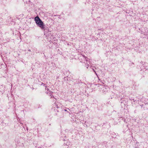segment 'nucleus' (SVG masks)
<instances>
[{
    "label": "nucleus",
    "mask_w": 148,
    "mask_h": 148,
    "mask_svg": "<svg viewBox=\"0 0 148 148\" xmlns=\"http://www.w3.org/2000/svg\"><path fill=\"white\" fill-rule=\"evenodd\" d=\"M83 57L85 59V60L86 61V63L87 64H88V65H89V64H88L87 62V61H88V58H86V57H85V56H83Z\"/></svg>",
    "instance_id": "nucleus-3"
},
{
    "label": "nucleus",
    "mask_w": 148,
    "mask_h": 148,
    "mask_svg": "<svg viewBox=\"0 0 148 148\" xmlns=\"http://www.w3.org/2000/svg\"><path fill=\"white\" fill-rule=\"evenodd\" d=\"M46 90H47L46 91V92L47 94H49V95L51 96V97H53V95H52V92H50V90H49V89L47 88H46Z\"/></svg>",
    "instance_id": "nucleus-2"
},
{
    "label": "nucleus",
    "mask_w": 148,
    "mask_h": 148,
    "mask_svg": "<svg viewBox=\"0 0 148 148\" xmlns=\"http://www.w3.org/2000/svg\"><path fill=\"white\" fill-rule=\"evenodd\" d=\"M95 72V73H96V75H97V73H96V72Z\"/></svg>",
    "instance_id": "nucleus-9"
},
{
    "label": "nucleus",
    "mask_w": 148,
    "mask_h": 148,
    "mask_svg": "<svg viewBox=\"0 0 148 148\" xmlns=\"http://www.w3.org/2000/svg\"><path fill=\"white\" fill-rule=\"evenodd\" d=\"M42 84H43V83H42V84H41V85H42Z\"/></svg>",
    "instance_id": "nucleus-7"
},
{
    "label": "nucleus",
    "mask_w": 148,
    "mask_h": 148,
    "mask_svg": "<svg viewBox=\"0 0 148 148\" xmlns=\"http://www.w3.org/2000/svg\"><path fill=\"white\" fill-rule=\"evenodd\" d=\"M103 92H105L106 91V87L105 86H103Z\"/></svg>",
    "instance_id": "nucleus-4"
},
{
    "label": "nucleus",
    "mask_w": 148,
    "mask_h": 148,
    "mask_svg": "<svg viewBox=\"0 0 148 148\" xmlns=\"http://www.w3.org/2000/svg\"><path fill=\"white\" fill-rule=\"evenodd\" d=\"M34 21L38 26L40 27L42 30L44 29L45 25L38 16H37L35 17Z\"/></svg>",
    "instance_id": "nucleus-1"
},
{
    "label": "nucleus",
    "mask_w": 148,
    "mask_h": 148,
    "mask_svg": "<svg viewBox=\"0 0 148 148\" xmlns=\"http://www.w3.org/2000/svg\"><path fill=\"white\" fill-rule=\"evenodd\" d=\"M42 84H43V83H42V84H41V85H42Z\"/></svg>",
    "instance_id": "nucleus-6"
},
{
    "label": "nucleus",
    "mask_w": 148,
    "mask_h": 148,
    "mask_svg": "<svg viewBox=\"0 0 148 148\" xmlns=\"http://www.w3.org/2000/svg\"><path fill=\"white\" fill-rule=\"evenodd\" d=\"M64 110L65 111H67V110H66V109H65V110Z\"/></svg>",
    "instance_id": "nucleus-5"
},
{
    "label": "nucleus",
    "mask_w": 148,
    "mask_h": 148,
    "mask_svg": "<svg viewBox=\"0 0 148 148\" xmlns=\"http://www.w3.org/2000/svg\"><path fill=\"white\" fill-rule=\"evenodd\" d=\"M42 84H43V83H42V84H41V85H42Z\"/></svg>",
    "instance_id": "nucleus-8"
},
{
    "label": "nucleus",
    "mask_w": 148,
    "mask_h": 148,
    "mask_svg": "<svg viewBox=\"0 0 148 148\" xmlns=\"http://www.w3.org/2000/svg\"><path fill=\"white\" fill-rule=\"evenodd\" d=\"M86 67H87V68H88V66H87Z\"/></svg>",
    "instance_id": "nucleus-10"
}]
</instances>
